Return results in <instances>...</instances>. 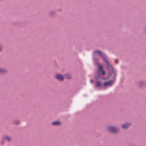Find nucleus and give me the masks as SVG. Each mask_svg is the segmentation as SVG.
Returning a JSON list of instances; mask_svg holds the SVG:
<instances>
[{
    "label": "nucleus",
    "mask_w": 146,
    "mask_h": 146,
    "mask_svg": "<svg viewBox=\"0 0 146 146\" xmlns=\"http://www.w3.org/2000/svg\"><path fill=\"white\" fill-rule=\"evenodd\" d=\"M94 54H98L100 56H102L103 57L104 61L107 64V68L108 69L112 70V71L111 73V75H113L115 78V72L113 70L112 66L109 63L108 61L106 60V56L104 54L102 53L101 51L98 50L95 51L94 52Z\"/></svg>",
    "instance_id": "obj_1"
},
{
    "label": "nucleus",
    "mask_w": 146,
    "mask_h": 146,
    "mask_svg": "<svg viewBox=\"0 0 146 146\" xmlns=\"http://www.w3.org/2000/svg\"><path fill=\"white\" fill-rule=\"evenodd\" d=\"M108 129L110 131L113 133H116L118 131V129L117 128L112 126L109 127Z\"/></svg>",
    "instance_id": "obj_2"
},
{
    "label": "nucleus",
    "mask_w": 146,
    "mask_h": 146,
    "mask_svg": "<svg viewBox=\"0 0 146 146\" xmlns=\"http://www.w3.org/2000/svg\"><path fill=\"white\" fill-rule=\"evenodd\" d=\"M98 71H100L102 72V75H104L106 74V72L104 70L103 66L102 65H100L98 66Z\"/></svg>",
    "instance_id": "obj_3"
},
{
    "label": "nucleus",
    "mask_w": 146,
    "mask_h": 146,
    "mask_svg": "<svg viewBox=\"0 0 146 146\" xmlns=\"http://www.w3.org/2000/svg\"><path fill=\"white\" fill-rule=\"evenodd\" d=\"M113 83V81L111 80L109 82H106L104 83V86H110Z\"/></svg>",
    "instance_id": "obj_4"
},
{
    "label": "nucleus",
    "mask_w": 146,
    "mask_h": 146,
    "mask_svg": "<svg viewBox=\"0 0 146 146\" xmlns=\"http://www.w3.org/2000/svg\"><path fill=\"white\" fill-rule=\"evenodd\" d=\"M56 78L60 81H62L64 79V77L61 74H57L56 76Z\"/></svg>",
    "instance_id": "obj_5"
},
{
    "label": "nucleus",
    "mask_w": 146,
    "mask_h": 146,
    "mask_svg": "<svg viewBox=\"0 0 146 146\" xmlns=\"http://www.w3.org/2000/svg\"><path fill=\"white\" fill-rule=\"evenodd\" d=\"M130 125L129 123L125 124L122 125V128L123 129H126Z\"/></svg>",
    "instance_id": "obj_6"
},
{
    "label": "nucleus",
    "mask_w": 146,
    "mask_h": 146,
    "mask_svg": "<svg viewBox=\"0 0 146 146\" xmlns=\"http://www.w3.org/2000/svg\"><path fill=\"white\" fill-rule=\"evenodd\" d=\"M101 86V84L99 82H97L96 83V86L97 87H100Z\"/></svg>",
    "instance_id": "obj_7"
},
{
    "label": "nucleus",
    "mask_w": 146,
    "mask_h": 146,
    "mask_svg": "<svg viewBox=\"0 0 146 146\" xmlns=\"http://www.w3.org/2000/svg\"><path fill=\"white\" fill-rule=\"evenodd\" d=\"M52 124L54 125H59L60 124V122L59 121H57L52 122Z\"/></svg>",
    "instance_id": "obj_8"
},
{
    "label": "nucleus",
    "mask_w": 146,
    "mask_h": 146,
    "mask_svg": "<svg viewBox=\"0 0 146 146\" xmlns=\"http://www.w3.org/2000/svg\"><path fill=\"white\" fill-rule=\"evenodd\" d=\"M65 77L67 79H69L70 78V76L69 74H66L65 75Z\"/></svg>",
    "instance_id": "obj_9"
},
{
    "label": "nucleus",
    "mask_w": 146,
    "mask_h": 146,
    "mask_svg": "<svg viewBox=\"0 0 146 146\" xmlns=\"http://www.w3.org/2000/svg\"><path fill=\"white\" fill-rule=\"evenodd\" d=\"M5 139L8 141H10L11 140L10 138L8 137H5Z\"/></svg>",
    "instance_id": "obj_10"
},
{
    "label": "nucleus",
    "mask_w": 146,
    "mask_h": 146,
    "mask_svg": "<svg viewBox=\"0 0 146 146\" xmlns=\"http://www.w3.org/2000/svg\"><path fill=\"white\" fill-rule=\"evenodd\" d=\"M6 72V70L0 68V73L4 72Z\"/></svg>",
    "instance_id": "obj_11"
},
{
    "label": "nucleus",
    "mask_w": 146,
    "mask_h": 146,
    "mask_svg": "<svg viewBox=\"0 0 146 146\" xmlns=\"http://www.w3.org/2000/svg\"><path fill=\"white\" fill-rule=\"evenodd\" d=\"M93 82V80H90V82Z\"/></svg>",
    "instance_id": "obj_12"
},
{
    "label": "nucleus",
    "mask_w": 146,
    "mask_h": 146,
    "mask_svg": "<svg viewBox=\"0 0 146 146\" xmlns=\"http://www.w3.org/2000/svg\"><path fill=\"white\" fill-rule=\"evenodd\" d=\"M116 63H117V60H116Z\"/></svg>",
    "instance_id": "obj_13"
}]
</instances>
